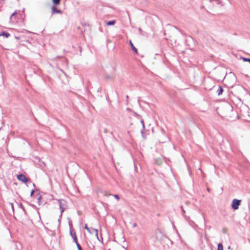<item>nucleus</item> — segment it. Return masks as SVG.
<instances>
[{
    "label": "nucleus",
    "mask_w": 250,
    "mask_h": 250,
    "mask_svg": "<svg viewBox=\"0 0 250 250\" xmlns=\"http://www.w3.org/2000/svg\"><path fill=\"white\" fill-rule=\"evenodd\" d=\"M60 208L61 209V215L60 217L62 216V214L65 209L67 207L66 202L63 199H59L58 200Z\"/></svg>",
    "instance_id": "1"
},
{
    "label": "nucleus",
    "mask_w": 250,
    "mask_h": 250,
    "mask_svg": "<svg viewBox=\"0 0 250 250\" xmlns=\"http://www.w3.org/2000/svg\"><path fill=\"white\" fill-rule=\"evenodd\" d=\"M212 1H216L218 3H219V0H210V2H211Z\"/></svg>",
    "instance_id": "23"
},
{
    "label": "nucleus",
    "mask_w": 250,
    "mask_h": 250,
    "mask_svg": "<svg viewBox=\"0 0 250 250\" xmlns=\"http://www.w3.org/2000/svg\"><path fill=\"white\" fill-rule=\"evenodd\" d=\"M137 226V224L136 223H134L133 224V227H136Z\"/></svg>",
    "instance_id": "25"
},
{
    "label": "nucleus",
    "mask_w": 250,
    "mask_h": 250,
    "mask_svg": "<svg viewBox=\"0 0 250 250\" xmlns=\"http://www.w3.org/2000/svg\"><path fill=\"white\" fill-rule=\"evenodd\" d=\"M223 92V89L222 86H219L218 89L217 90V92L218 95H220Z\"/></svg>",
    "instance_id": "9"
},
{
    "label": "nucleus",
    "mask_w": 250,
    "mask_h": 250,
    "mask_svg": "<svg viewBox=\"0 0 250 250\" xmlns=\"http://www.w3.org/2000/svg\"><path fill=\"white\" fill-rule=\"evenodd\" d=\"M217 250H224L223 246L221 243H219L217 246Z\"/></svg>",
    "instance_id": "12"
},
{
    "label": "nucleus",
    "mask_w": 250,
    "mask_h": 250,
    "mask_svg": "<svg viewBox=\"0 0 250 250\" xmlns=\"http://www.w3.org/2000/svg\"><path fill=\"white\" fill-rule=\"evenodd\" d=\"M34 191L33 190H32L31 192V193H30V196H32L34 194Z\"/></svg>",
    "instance_id": "21"
},
{
    "label": "nucleus",
    "mask_w": 250,
    "mask_h": 250,
    "mask_svg": "<svg viewBox=\"0 0 250 250\" xmlns=\"http://www.w3.org/2000/svg\"><path fill=\"white\" fill-rule=\"evenodd\" d=\"M129 44L132 50L134 51L136 54H138V50L137 48L134 46L131 41H129Z\"/></svg>",
    "instance_id": "8"
},
{
    "label": "nucleus",
    "mask_w": 250,
    "mask_h": 250,
    "mask_svg": "<svg viewBox=\"0 0 250 250\" xmlns=\"http://www.w3.org/2000/svg\"><path fill=\"white\" fill-rule=\"evenodd\" d=\"M76 245H77V247L78 248V250H83L81 246H80V245L78 243V242H77V244H76Z\"/></svg>",
    "instance_id": "15"
},
{
    "label": "nucleus",
    "mask_w": 250,
    "mask_h": 250,
    "mask_svg": "<svg viewBox=\"0 0 250 250\" xmlns=\"http://www.w3.org/2000/svg\"><path fill=\"white\" fill-rule=\"evenodd\" d=\"M52 14L56 13L62 14V11L61 10L58 9L55 6H53L52 7Z\"/></svg>",
    "instance_id": "7"
},
{
    "label": "nucleus",
    "mask_w": 250,
    "mask_h": 250,
    "mask_svg": "<svg viewBox=\"0 0 250 250\" xmlns=\"http://www.w3.org/2000/svg\"><path fill=\"white\" fill-rule=\"evenodd\" d=\"M138 31L139 32V33L141 35H144V32L143 31V30L141 28H138Z\"/></svg>",
    "instance_id": "14"
},
{
    "label": "nucleus",
    "mask_w": 250,
    "mask_h": 250,
    "mask_svg": "<svg viewBox=\"0 0 250 250\" xmlns=\"http://www.w3.org/2000/svg\"><path fill=\"white\" fill-rule=\"evenodd\" d=\"M84 229H86L90 233H95L96 236H97L98 239V231L97 229H92V231L90 230V229L88 227L87 224H85Z\"/></svg>",
    "instance_id": "5"
},
{
    "label": "nucleus",
    "mask_w": 250,
    "mask_h": 250,
    "mask_svg": "<svg viewBox=\"0 0 250 250\" xmlns=\"http://www.w3.org/2000/svg\"><path fill=\"white\" fill-rule=\"evenodd\" d=\"M21 14L20 10H16L10 16V20L12 22H14L16 20V16Z\"/></svg>",
    "instance_id": "4"
},
{
    "label": "nucleus",
    "mask_w": 250,
    "mask_h": 250,
    "mask_svg": "<svg viewBox=\"0 0 250 250\" xmlns=\"http://www.w3.org/2000/svg\"><path fill=\"white\" fill-rule=\"evenodd\" d=\"M61 0H52V1L55 5H58L60 3Z\"/></svg>",
    "instance_id": "13"
},
{
    "label": "nucleus",
    "mask_w": 250,
    "mask_h": 250,
    "mask_svg": "<svg viewBox=\"0 0 250 250\" xmlns=\"http://www.w3.org/2000/svg\"><path fill=\"white\" fill-rule=\"evenodd\" d=\"M1 1H4V0H0V2Z\"/></svg>",
    "instance_id": "29"
},
{
    "label": "nucleus",
    "mask_w": 250,
    "mask_h": 250,
    "mask_svg": "<svg viewBox=\"0 0 250 250\" xmlns=\"http://www.w3.org/2000/svg\"><path fill=\"white\" fill-rule=\"evenodd\" d=\"M9 205H10V206H11V208H12V209L13 211L14 212V205H13V203H9Z\"/></svg>",
    "instance_id": "17"
},
{
    "label": "nucleus",
    "mask_w": 250,
    "mask_h": 250,
    "mask_svg": "<svg viewBox=\"0 0 250 250\" xmlns=\"http://www.w3.org/2000/svg\"><path fill=\"white\" fill-rule=\"evenodd\" d=\"M114 197H115L116 199H117V200H119L120 197H119V196L118 195H117V194H115V195H114Z\"/></svg>",
    "instance_id": "19"
},
{
    "label": "nucleus",
    "mask_w": 250,
    "mask_h": 250,
    "mask_svg": "<svg viewBox=\"0 0 250 250\" xmlns=\"http://www.w3.org/2000/svg\"><path fill=\"white\" fill-rule=\"evenodd\" d=\"M109 250H114V249H113V248H111V249H109Z\"/></svg>",
    "instance_id": "27"
},
{
    "label": "nucleus",
    "mask_w": 250,
    "mask_h": 250,
    "mask_svg": "<svg viewBox=\"0 0 250 250\" xmlns=\"http://www.w3.org/2000/svg\"><path fill=\"white\" fill-rule=\"evenodd\" d=\"M126 98L127 99H128V95H126Z\"/></svg>",
    "instance_id": "28"
},
{
    "label": "nucleus",
    "mask_w": 250,
    "mask_h": 250,
    "mask_svg": "<svg viewBox=\"0 0 250 250\" xmlns=\"http://www.w3.org/2000/svg\"><path fill=\"white\" fill-rule=\"evenodd\" d=\"M0 36H2L6 38H8L10 36V35L9 33L7 32H2L0 34Z\"/></svg>",
    "instance_id": "10"
},
{
    "label": "nucleus",
    "mask_w": 250,
    "mask_h": 250,
    "mask_svg": "<svg viewBox=\"0 0 250 250\" xmlns=\"http://www.w3.org/2000/svg\"><path fill=\"white\" fill-rule=\"evenodd\" d=\"M69 226L70 227V230H71V228L72 227V224L71 221L69 222Z\"/></svg>",
    "instance_id": "20"
},
{
    "label": "nucleus",
    "mask_w": 250,
    "mask_h": 250,
    "mask_svg": "<svg viewBox=\"0 0 250 250\" xmlns=\"http://www.w3.org/2000/svg\"><path fill=\"white\" fill-rule=\"evenodd\" d=\"M241 202V200L234 199L232 200V204H231V208L234 210H236L239 208V206L240 205Z\"/></svg>",
    "instance_id": "2"
},
{
    "label": "nucleus",
    "mask_w": 250,
    "mask_h": 250,
    "mask_svg": "<svg viewBox=\"0 0 250 250\" xmlns=\"http://www.w3.org/2000/svg\"><path fill=\"white\" fill-rule=\"evenodd\" d=\"M141 124H142L143 127L144 128L145 127V125H144V123L143 120L141 121Z\"/></svg>",
    "instance_id": "22"
},
{
    "label": "nucleus",
    "mask_w": 250,
    "mask_h": 250,
    "mask_svg": "<svg viewBox=\"0 0 250 250\" xmlns=\"http://www.w3.org/2000/svg\"><path fill=\"white\" fill-rule=\"evenodd\" d=\"M180 208H181V210H182V212H183V215H184V214L185 213V209H184L183 207L182 206H181Z\"/></svg>",
    "instance_id": "18"
},
{
    "label": "nucleus",
    "mask_w": 250,
    "mask_h": 250,
    "mask_svg": "<svg viewBox=\"0 0 250 250\" xmlns=\"http://www.w3.org/2000/svg\"><path fill=\"white\" fill-rule=\"evenodd\" d=\"M243 60L245 62H248L250 63V59L249 58H243Z\"/></svg>",
    "instance_id": "16"
},
{
    "label": "nucleus",
    "mask_w": 250,
    "mask_h": 250,
    "mask_svg": "<svg viewBox=\"0 0 250 250\" xmlns=\"http://www.w3.org/2000/svg\"><path fill=\"white\" fill-rule=\"evenodd\" d=\"M189 201H187V202H186V204L187 206H188V205H189Z\"/></svg>",
    "instance_id": "24"
},
{
    "label": "nucleus",
    "mask_w": 250,
    "mask_h": 250,
    "mask_svg": "<svg viewBox=\"0 0 250 250\" xmlns=\"http://www.w3.org/2000/svg\"><path fill=\"white\" fill-rule=\"evenodd\" d=\"M70 234L72 236L74 242H75L76 244H77L78 239L75 232H73V230H70Z\"/></svg>",
    "instance_id": "6"
},
{
    "label": "nucleus",
    "mask_w": 250,
    "mask_h": 250,
    "mask_svg": "<svg viewBox=\"0 0 250 250\" xmlns=\"http://www.w3.org/2000/svg\"><path fill=\"white\" fill-rule=\"evenodd\" d=\"M57 58H61V57L58 56V57H57Z\"/></svg>",
    "instance_id": "30"
},
{
    "label": "nucleus",
    "mask_w": 250,
    "mask_h": 250,
    "mask_svg": "<svg viewBox=\"0 0 250 250\" xmlns=\"http://www.w3.org/2000/svg\"><path fill=\"white\" fill-rule=\"evenodd\" d=\"M115 22L116 21L115 20L109 21L106 22V24L109 26L113 25L115 23Z\"/></svg>",
    "instance_id": "11"
},
{
    "label": "nucleus",
    "mask_w": 250,
    "mask_h": 250,
    "mask_svg": "<svg viewBox=\"0 0 250 250\" xmlns=\"http://www.w3.org/2000/svg\"><path fill=\"white\" fill-rule=\"evenodd\" d=\"M17 179L24 183H26L28 181V179L23 174L18 175Z\"/></svg>",
    "instance_id": "3"
},
{
    "label": "nucleus",
    "mask_w": 250,
    "mask_h": 250,
    "mask_svg": "<svg viewBox=\"0 0 250 250\" xmlns=\"http://www.w3.org/2000/svg\"><path fill=\"white\" fill-rule=\"evenodd\" d=\"M41 199V197L40 196L39 198H38V201H39Z\"/></svg>",
    "instance_id": "26"
}]
</instances>
